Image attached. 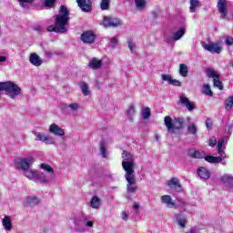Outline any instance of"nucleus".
I'll return each instance as SVG.
<instances>
[{"mask_svg":"<svg viewBox=\"0 0 233 233\" xmlns=\"http://www.w3.org/2000/svg\"><path fill=\"white\" fill-rule=\"evenodd\" d=\"M179 99L181 105L186 106V108H187L189 112H192V110L196 108V104H194V102H191L185 95H180Z\"/></svg>","mask_w":233,"mask_h":233,"instance_id":"obj_13","label":"nucleus"},{"mask_svg":"<svg viewBox=\"0 0 233 233\" xmlns=\"http://www.w3.org/2000/svg\"><path fill=\"white\" fill-rule=\"evenodd\" d=\"M37 181H39V183H46L45 178V173L36 171V175L35 177V182L37 183Z\"/></svg>","mask_w":233,"mask_h":233,"instance_id":"obj_32","label":"nucleus"},{"mask_svg":"<svg viewBox=\"0 0 233 233\" xmlns=\"http://www.w3.org/2000/svg\"><path fill=\"white\" fill-rule=\"evenodd\" d=\"M91 207L92 208H99L101 207V199L97 197H93L91 199Z\"/></svg>","mask_w":233,"mask_h":233,"instance_id":"obj_31","label":"nucleus"},{"mask_svg":"<svg viewBox=\"0 0 233 233\" xmlns=\"http://www.w3.org/2000/svg\"><path fill=\"white\" fill-rule=\"evenodd\" d=\"M33 29L35 31V32H38V34H41V32H43V27L41 25H35L33 27Z\"/></svg>","mask_w":233,"mask_h":233,"instance_id":"obj_57","label":"nucleus"},{"mask_svg":"<svg viewBox=\"0 0 233 233\" xmlns=\"http://www.w3.org/2000/svg\"><path fill=\"white\" fill-rule=\"evenodd\" d=\"M81 90L84 96H89L90 95V90L88 89V85L85 82H83L81 85Z\"/></svg>","mask_w":233,"mask_h":233,"instance_id":"obj_42","label":"nucleus"},{"mask_svg":"<svg viewBox=\"0 0 233 233\" xmlns=\"http://www.w3.org/2000/svg\"><path fill=\"white\" fill-rule=\"evenodd\" d=\"M29 61L34 66H41L43 65V59L40 58L39 55L36 53H32L29 56Z\"/></svg>","mask_w":233,"mask_h":233,"instance_id":"obj_17","label":"nucleus"},{"mask_svg":"<svg viewBox=\"0 0 233 233\" xmlns=\"http://www.w3.org/2000/svg\"><path fill=\"white\" fill-rule=\"evenodd\" d=\"M5 230H12V219L9 216H5L2 220Z\"/></svg>","mask_w":233,"mask_h":233,"instance_id":"obj_25","label":"nucleus"},{"mask_svg":"<svg viewBox=\"0 0 233 233\" xmlns=\"http://www.w3.org/2000/svg\"><path fill=\"white\" fill-rule=\"evenodd\" d=\"M169 85H172L173 86H181V82L179 80L171 79Z\"/></svg>","mask_w":233,"mask_h":233,"instance_id":"obj_54","label":"nucleus"},{"mask_svg":"<svg viewBox=\"0 0 233 233\" xmlns=\"http://www.w3.org/2000/svg\"><path fill=\"white\" fill-rule=\"evenodd\" d=\"M179 75L182 77H187L188 76V66L185 64L179 65Z\"/></svg>","mask_w":233,"mask_h":233,"instance_id":"obj_28","label":"nucleus"},{"mask_svg":"<svg viewBox=\"0 0 233 233\" xmlns=\"http://www.w3.org/2000/svg\"><path fill=\"white\" fill-rule=\"evenodd\" d=\"M37 174V170H32L30 167L24 171V176L32 181H35V175Z\"/></svg>","mask_w":233,"mask_h":233,"instance_id":"obj_24","label":"nucleus"},{"mask_svg":"<svg viewBox=\"0 0 233 233\" xmlns=\"http://www.w3.org/2000/svg\"><path fill=\"white\" fill-rule=\"evenodd\" d=\"M117 43H118L117 37L116 36L112 37L109 43L110 48H116V46H117Z\"/></svg>","mask_w":233,"mask_h":233,"instance_id":"obj_46","label":"nucleus"},{"mask_svg":"<svg viewBox=\"0 0 233 233\" xmlns=\"http://www.w3.org/2000/svg\"><path fill=\"white\" fill-rule=\"evenodd\" d=\"M206 127L208 130H210V128H212V120H210V118H208L206 120Z\"/></svg>","mask_w":233,"mask_h":233,"instance_id":"obj_56","label":"nucleus"},{"mask_svg":"<svg viewBox=\"0 0 233 233\" xmlns=\"http://www.w3.org/2000/svg\"><path fill=\"white\" fill-rule=\"evenodd\" d=\"M82 12H92V2L90 0H76Z\"/></svg>","mask_w":233,"mask_h":233,"instance_id":"obj_14","label":"nucleus"},{"mask_svg":"<svg viewBox=\"0 0 233 233\" xmlns=\"http://www.w3.org/2000/svg\"><path fill=\"white\" fill-rule=\"evenodd\" d=\"M230 66H232L233 67V60L231 61V63H230Z\"/></svg>","mask_w":233,"mask_h":233,"instance_id":"obj_63","label":"nucleus"},{"mask_svg":"<svg viewBox=\"0 0 233 233\" xmlns=\"http://www.w3.org/2000/svg\"><path fill=\"white\" fill-rule=\"evenodd\" d=\"M222 165H227V162H222Z\"/></svg>","mask_w":233,"mask_h":233,"instance_id":"obj_64","label":"nucleus"},{"mask_svg":"<svg viewBox=\"0 0 233 233\" xmlns=\"http://www.w3.org/2000/svg\"><path fill=\"white\" fill-rule=\"evenodd\" d=\"M64 108H70V110H73V112H77L79 110V104L73 103V104H65Z\"/></svg>","mask_w":233,"mask_h":233,"instance_id":"obj_38","label":"nucleus"},{"mask_svg":"<svg viewBox=\"0 0 233 233\" xmlns=\"http://www.w3.org/2000/svg\"><path fill=\"white\" fill-rule=\"evenodd\" d=\"M183 35H185V28L181 27L178 31L173 34L171 39L173 41H179Z\"/></svg>","mask_w":233,"mask_h":233,"instance_id":"obj_27","label":"nucleus"},{"mask_svg":"<svg viewBox=\"0 0 233 233\" xmlns=\"http://www.w3.org/2000/svg\"><path fill=\"white\" fill-rule=\"evenodd\" d=\"M167 185L169 188H172L177 192H181V183H179V178L172 177L169 181H167Z\"/></svg>","mask_w":233,"mask_h":233,"instance_id":"obj_16","label":"nucleus"},{"mask_svg":"<svg viewBox=\"0 0 233 233\" xmlns=\"http://www.w3.org/2000/svg\"><path fill=\"white\" fill-rule=\"evenodd\" d=\"M177 207L178 208H182V210H187V202H185V200L181 199V198H177Z\"/></svg>","mask_w":233,"mask_h":233,"instance_id":"obj_43","label":"nucleus"},{"mask_svg":"<svg viewBox=\"0 0 233 233\" xmlns=\"http://www.w3.org/2000/svg\"><path fill=\"white\" fill-rule=\"evenodd\" d=\"M217 143H218V140L216 139V137H212L209 138V143H208L209 147H216Z\"/></svg>","mask_w":233,"mask_h":233,"instance_id":"obj_53","label":"nucleus"},{"mask_svg":"<svg viewBox=\"0 0 233 233\" xmlns=\"http://www.w3.org/2000/svg\"><path fill=\"white\" fill-rule=\"evenodd\" d=\"M6 92L11 99H15L17 96H21V87L17 84L7 81L0 82V92Z\"/></svg>","mask_w":233,"mask_h":233,"instance_id":"obj_3","label":"nucleus"},{"mask_svg":"<svg viewBox=\"0 0 233 233\" xmlns=\"http://www.w3.org/2000/svg\"><path fill=\"white\" fill-rule=\"evenodd\" d=\"M213 85L214 86H217L219 90H223V82H220L219 76L213 79Z\"/></svg>","mask_w":233,"mask_h":233,"instance_id":"obj_44","label":"nucleus"},{"mask_svg":"<svg viewBox=\"0 0 233 233\" xmlns=\"http://www.w3.org/2000/svg\"><path fill=\"white\" fill-rule=\"evenodd\" d=\"M217 6L222 19H228L227 15L228 11L227 10V0H218Z\"/></svg>","mask_w":233,"mask_h":233,"instance_id":"obj_12","label":"nucleus"},{"mask_svg":"<svg viewBox=\"0 0 233 233\" xmlns=\"http://www.w3.org/2000/svg\"><path fill=\"white\" fill-rule=\"evenodd\" d=\"M5 62H6V56H0V63H5Z\"/></svg>","mask_w":233,"mask_h":233,"instance_id":"obj_61","label":"nucleus"},{"mask_svg":"<svg viewBox=\"0 0 233 233\" xmlns=\"http://www.w3.org/2000/svg\"><path fill=\"white\" fill-rule=\"evenodd\" d=\"M202 94H205L206 96H212L214 94L212 93V89L210 88V86L208 84H204Z\"/></svg>","mask_w":233,"mask_h":233,"instance_id":"obj_36","label":"nucleus"},{"mask_svg":"<svg viewBox=\"0 0 233 233\" xmlns=\"http://www.w3.org/2000/svg\"><path fill=\"white\" fill-rule=\"evenodd\" d=\"M221 181L224 185H228L230 188H233V176L232 175H224L221 177Z\"/></svg>","mask_w":233,"mask_h":233,"instance_id":"obj_23","label":"nucleus"},{"mask_svg":"<svg viewBox=\"0 0 233 233\" xmlns=\"http://www.w3.org/2000/svg\"><path fill=\"white\" fill-rule=\"evenodd\" d=\"M83 225L92 228V227H94V222L88 220V218L86 217L76 218L75 220V228L76 232H85V228H83Z\"/></svg>","mask_w":233,"mask_h":233,"instance_id":"obj_8","label":"nucleus"},{"mask_svg":"<svg viewBox=\"0 0 233 233\" xmlns=\"http://www.w3.org/2000/svg\"><path fill=\"white\" fill-rule=\"evenodd\" d=\"M136 172H128L125 174L127 184V190L129 194H134L137 190V185L136 184Z\"/></svg>","mask_w":233,"mask_h":233,"instance_id":"obj_7","label":"nucleus"},{"mask_svg":"<svg viewBox=\"0 0 233 233\" xmlns=\"http://www.w3.org/2000/svg\"><path fill=\"white\" fill-rule=\"evenodd\" d=\"M54 5H56V0H45V6L46 8H54Z\"/></svg>","mask_w":233,"mask_h":233,"instance_id":"obj_47","label":"nucleus"},{"mask_svg":"<svg viewBox=\"0 0 233 233\" xmlns=\"http://www.w3.org/2000/svg\"><path fill=\"white\" fill-rule=\"evenodd\" d=\"M123 22L121 19L114 16H104L102 25L104 28H117V26H121Z\"/></svg>","mask_w":233,"mask_h":233,"instance_id":"obj_9","label":"nucleus"},{"mask_svg":"<svg viewBox=\"0 0 233 233\" xmlns=\"http://www.w3.org/2000/svg\"><path fill=\"white\" fill-rule=\"evenodd\" d=\"M151 112H150V107H143L142 108V117L145 121L147 119H150Z\"/></svg>","mask_w":233,"mask_h":233,"instance_id":"obj_34","label":"nucleus"},{"mask_svg":"<svg viewBox=\"0 0 233 233\" xmlns=\"http://www.w3.org/2000/svg\"><path fill=\"white\" fill-rule=\"evenodd\" d=\"M44 178L46 179V183H50V181H54V172H45Z\"/></svg>","mask_w":233,"mask_h":233,"instance_id":"obj_40","label":"nucleus"},{"mask_svg":"<svg viewBox=\"0 0 233 233\" xmlns=\"http://www.w3.org/2000/svg\"><path fill=\"white\" fill-rule=\"evenodd\" d=\"M88 66H89V68H92L93 70H97V69L101 68V66H103V61L99 60L97 58H92L89 61Z\"/></svg>","mask_w":233,"mask_h":233,"instance_id":"obj_20","label":"nucleus"},{"mask_svg":"<svg viewBox=\"0 0 233 233\" xmlns=\"http://www.w3.org/2000/svg\"><path fill=\"white\" fill-rule=\"evenodd\" d=\"M202 46L211 54H221V50H223L219 43L203 44Z\"/></svg>","mask_w":233,"mask_h":233,"instance_id":"obj_10","label":"nucleus"},{"mask_svg":"<svg viewBox=\"0 0 233 233\" xmlns=\"http://www.w3.org/2000/svg\"><path fill=\"white\" fill-rule=\"evenodd\" d=\"M137 9L141 11L147 7V0H134Z\"/></svg>","mask_w":233,"mask_h":233,"instance_id":"obj_29","label":"nucleus"},{"mask_svg":"<svg viewBox=\"0 0 233 233\" xmlns=\"http://www.w3.org/2000/svg\"><path fill=\"white\" fill-rule=\"evenodd\" d=\"M20 6H23L25 8V6H26L25 4L27 3L29 5H32V3H34V0H17Z\"/></svg>","mask_w":233,"mask_h":233,"instance_id":"obj_50","label":"nucleus"},{"mask_svg":"<svg viewBox=\"0 0 233 233\" xmlns=\"http://www.w3.org/2000/svg\"><path fill=\"white\" fill-rule=\"evenodd\" d=\"M27 207H35L39 204V198L35 196L27 197L25 199Z\"/></svg>","mask_w":233,"mask_h":233,"instance_id":"obj_22","label":"nucleus"},{"mask_svg":"<svg viewBox=\"0 0 233 233\" xmlns=\"http://www.w3.org/2000/svg\"><path fill=\"white\" fill-rule=\"evenodd\" d=\"M44 143H46V145H54L55 141L52 137H46Z\"/></svg>","mask_w":233,"mask_h":233,"instance_id":"obj_52","label":"nucleus"},{"mask_svg":"<svg viewBox=\"0 0 233 233\" xmlns=\"http://www.w3.org/2000/svg\"><path fill=\"white\" fill-rule=\"evenodd\" d=\"M133 208H134L135 210H138V208H139V204L135 203V204L133 205Z\"/></svg>","mask_w":233,"mask_h":233,"instance_id":"obj_62","label":"nucleus"},{"mask_svg":"<svg viewBox=\"0 0 233 233\" xmlns=\"http://www.w3.org/2000/svg\"><path fill=\"white\" fill-rule=\"evenodd\" d=\"M208 74V77H210L212 79H217V77H219V75L218 74V71L212 69V68H208L206 70Z\"/></svg>","mask_w":233,"mask_h":233,"instance_id":"obj_33","label":"nucleus"},{"mask_svg":"<svg viewBox=\"0 0 233 233\" xmlns=\"http://www.w3.org/2000/svg\"><path fill=\"white\" fill-rule=\"evenodd\" d=\"M226 45H228V46H232V45H233V38L230 37V36H228V37L226 38Z\"/></svg>","mask_w":233,"mask_h":233,"instance_id":"obj_55","label":"nucleus"},{"mask_svg":"<svg viewBox=\"0 0 233 233\" xmlns=\"http://www.w3.org/2000/svg\"><path fill=\"white\" fill-rule=\"evenodd\" d=\"M127 119L129 121H134V116L136 115V106L134 104H131L127 111Z\"/></svg>","mask_w":233,"mask_h":233,"instance_id":"obj_26","label":"nucleus"},{"mask_svg":"<svg viewBox=\"0 0 233 233\" xmlns=\"http://www.w3.org/2000/svg\"><path fill=\"white\" fill-rule=\"evenodd\" d=\"M197 173L200 179H204V181H207V179L210 178V171H208L207 167H199Z\"/></svg>","mask_w":233,"mask_h":233,"instance_id":"obj_18","label":"nucleus"},{"mask_svg":"<svg viewBox=\"0 0 233 233\" xmlns=\"http://www.w3.org/2000/svg\"><path fill=\"white\" fill-rule=\"evenodd\" d=\"M106 142L105 140H102L100 142V154L103 157H106Z\"/></svg>","mask_w":233,"mask_h":233,"instance_id":"obj_37","label":"nucleus"},{"mask_svg":"<svg viewBox=\"0 0 233 233\" xmlns=\"http://www.w3.org/2000/svg\"><path fill=\"white\" fill-rule=\"evenodd\" d=\"M223 145H225V137L219 138L218 143V152L219 154V157H214V156H208L205 157V153L203 151H199L195 148H191L187 151V156L189 157H192L193 159H205L208 161V163H221L223 159L227 157V153H225V147H223Z\"/></svg>","mask_w":233,"mask_h":233,"instance_id":"obj_1","label":"nucleus"},{"mask_svg":"<svg viewBox=\"0 0 233 233\" xmlns=\"http://www.w3.org/2000/svg\"><path fill=\"white\" fill-rule=\"evenodd\" d=\"M35 159L34 157H25V158H16L15 160V167L17 168V170H28L32 165H34V162Z\"/></svg>","mask_w":233,"mask_h":233,"instance_id":"obj_6","label":"nucleus"},{"mask_svg":"<svg viewBox=\"0 0 233 233\" xmlns=\"http://www.w3.org/2000/svg\"><path fill=\"white\" fill-rule=\"evenodd\" d=\"M80 39L83 43L92 45L96 41V35L92 31H86L81 35Z\"/></svg>","mask_w":233,"mask_h":233,"instance_id":"obj_11","label":"nucleus"},{"mask_svg":"<svg viewBox=\"0 0 233 233\" xmlns=\"http://www.w3.org/2000/svg\"><path fill=\"white\" fill-rule=\"evenodd\" d=\"M164 123L169 132H174L175 130H180V128H183L185 120L183 118L172 119V117L167 116L164 118Z\"/></svg>","mask_w":233,"mask_h":233,"instance_id":"obj_5","label":"nucleus"},{"mask_svg":"<svg viewBox=\"0 0 233 233\" xmlns=\"http://www.w3.org/2000/svg\"><path fill=\"white\" fill-rule=\"evenodd\" d=\"M201 4L199 3V0H190V7H189V11L191 13L196 12V8H198V6H199Z\"/></svg>","mask_w":233,"mask_h":233,"instance_id":"obj_35","label":"nucleus"},{"mask_svg":"<svg viewBox=\"0 0 233 233\" xmlns=\"http://www.w3.org/2000/svg\"><path fill=\"white\" fill-rule=\"evenodd\" d=\"M70 13L66 5L60 6L59 14L56 15L55 25L47 27V32H56V34H65L68 32V21Z\"/></svg>","mask_w":233,"mask_h":233,"instance_id":"obj_2","label":"nucleus"},{"mask_svg":"<svg viewBox=\"0 0 233 233\" xmlns=\"http://www.w3.org/2000/svg\"><path fill=\"white\" fill-rule=\"evenodd\" d=\"M127 46L132 54H134V49L136 48V45L132 42V39H127Z\"/></svg>","mask_w":233,"mask_h":233,"instance_id":"obj_48","label":"nucleus"},{"mask_svg":"<svg viewBox=\"0 0 233 233\" xmlns=\"http://www.w3.org/2000/svg\"><path fill=\"white\" fill-rule=\"evenodd\" d=\"M45 56H46V57L50 58V57H52L54 56V53L52 51H50V50H46L45 51Z\"/></svg>","mask_w":233,"mask_h":233,"instance_id":"obj_59","label":"nucleus"},{"mask_svg":"<svg viewBox=\"0 0 233 233\" xmlns=\"http://www.w3.org/2000/svg\"><path fill=\"white\" fill-rule=\"evenodd\" d=\"M233 106V96H229L225 102L226 110H232Z\"/></svg>","mask_w":233,"mask_h":233,"instance_id":"obj_39","label":"nucleus"},{"mask_svg":"<svg viewBox=\"0 0 233 233\" xmlns=\"http://www.w3.org/2000/svg\"><path fill=\"white\" fill-rule=\"evenodd\" d=\"M122 157L124 159V161L122 162V167L125 172H136V164L134 163L136 158L134 157V155L124 150L122 153Z\"/></svg>","mask_w":233,"mask_h":233,"instance_id":"obj_4","label":"nucleus"},{"mask_svg":"<svg viewBox=\"0 0 233 233\" xmlns=\"http://www.w3.org/2000/svg\"><path fill=\"white\" fill-rule=\"evenodd\" d=\"M35 141H42L45 142V139H46V137L45 136V133H35Z\"/></svg>","mask_w":233,"mask_h":233,"instance_id":"obj_45","label":"nucleus"},{"mask_svg":"<svg viewBox=\"0 0 233 233\" xmlns=\"http://www.w3.org/2000/svg\"><path fill=\"white\" fill-rule=\"evenodd\" d=\"M49 132L50 134H53L54 136H57L58 137H62V136H65V129L56 124H52L49 127Z\"/></svg>","mask_w":233,"mask_h":233,"instance_id":"obj_15","label":"nucleus"},{"mask_svg":"<svg viewBox=\"0 0 233 233\" xmlns=\"http://www.w3.org/2000/svg\"><path fill=\"white\" fill-rule=\"evenodd\" d=\"M121 218H122V219H123L124 221H128V215L127 214L126 211H123V212L121 213Z\"/></svg>","mask_w":233,"mask_h":233,"instance_id":"obj_58","label":"nucleus"},{"mask_svg":"<svg viewBox=\"0 0 233 233\" xmlns=\"http://www.w3.org/2000/svg\"><path fill=\"white\" fill-rule=\"evenodd\" d=\"M41 168H43V170H46V172H54V168H52L50 165L41 164Z\"/></svg>","mask_w":233,"mask_h":233,"instance_id":"obj_49","label":"nucleus"},{"mask_svg":"<svg viewBox=\"0 0 233 233\" xmlns=\"http://www.w3.org/2000/svg\"><path fill=\"white\" fill-rule=\"evenodd\" d=\"M161 202L167 207V208H174L176 202L172 201V197L169 195H164L161 197Z\"/></svg>","mask_w":233,"mask_h":233,"instance_id":"obj_19","label":"nucleus"},{"mask_svg":"<svg viewBox=\"0 0 233 233\" xmlns=\"http://www.w3.org/2000/svg\"><path fill=\"white\" fill-rule=\"evenodd\" d=\"M161 77L163 81H167L169 85L172 82V76L170 75H162Z\"/></svg>","mask_w":233,"mask_h":233,"instance_id":"obj_51","label":"nucleus"},{"mask_svg":"<svg viewBox=\"0 0 233 233\" xmlns=\"http://www.w3.org/2000/svg\"><path fill=\"white\" fill-rule=\"evenodd\" d=\"M101 10H108L110 8V0H102L100 2Z\"/></svg>","mask_w":233,"mask_h":233,"instance_id":"obj_41","label":"nucleus"},{"mask_svg":"<svg viewBox=\"0 0 233 233\" xmlns=\"http://www.w3.org/2000/svg\"><path fill=\"white\" fill-rule=\"evenodd\" d=\"M177 222L178 223L179 227L185 228V226L187 225V218L183 215L178 214L177 215Z\"/></svg>","mask_w":233,"mask_h":233,"instance_id":"obj_30","label":"nucleus"},{"mask_svg":"<svg viewBox=\"0 0 233 233\" xmlns=\"http://www.w3.org/2000/svg\"><path fill=\"white\" fill-rule=\"evenodd\" d=\"M191 121H192V118L187 117V123L189 124L187 126V132L192 136H196V134H198V127L196 126V124H194V122H191Z\"/></svg>","mask_w":233,"mask_h":233,"instance_id":"obj_21","label":"nucleus"},{"mask_svg":"<svg viewBox=\"0 0 233 233\" xmlns=\"http://www.w3.org/2000/svg\"><path fill=\"white\" fill-rule=\"evenodd\" d=\"M186 233H199V229L196 228H192L190 229V231L186 232Z\"/></svg>","mask_w":233,"mask_h":233,"instance_id":"obj_60","label":"nucleus"}]
</instances>
